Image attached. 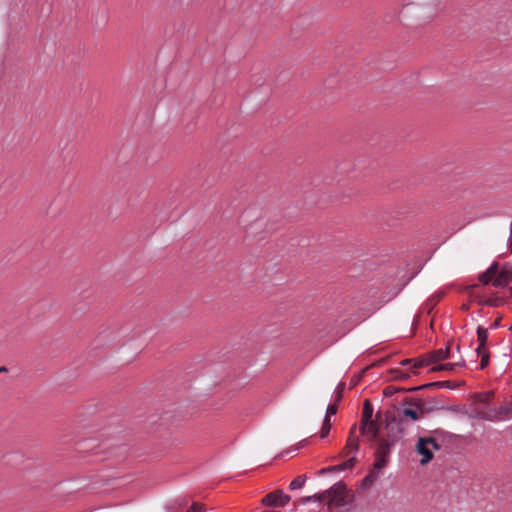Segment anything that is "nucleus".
Segmentation results:
<instances>
[{
  "mask_svg": "<svg viewBox=\"0 0 512 512\" xmlns=\"http://www.w3.org/2000/svg\"><path fill=\"white\" fill-rule=\"evenodd\" d=\"M361 375H354L350 380V389L354 388L360 381Z\"/></svg>",
  "mask_w": 512,
  "mask_h": 512,
  "instance_id": "obj_28",
  "label": "nucleus"
},
{
  "mask_svg": "<svg viewBox=\"0 0 512 512\" xmlns=\"http://www.w3.org/2000/svg\"><path fill=\"white\" fill-rule=\"evenodd\" d=\"M305 481H306L305 475L297 476L294 480L291 481V483L289 485L290 490H296V489L302 488L305 484Z\"/></svg>",
  "mask_w": 512,
  "mask_h": 512,
  "instance_id": "obj_14",
  "label": "nucleus"
},
{
  "mask_svg": "<svg viewBox=\"0 0 512 512\" xmlns=\"http://www.w3.org/2000/svg\"><path fill=\"white\" fill-rule=\"evenodd\" d=\"M350 453H353L351 450H346V446L343 448L342 452H341V456L342 457H345V456H348Z\"/></svg>",
  "mask_w": 512,
  "mask_h": 512,
  "instance_id": "obj_36",
  "label": "nucleus"
},
{
  "mask_svg": "<svg viewBox=\"0 0 512 512\" xmlns=\"http://www.w3.org/2000/svg\"><path fill=\"white\" fill-rule=\"evenodd\" d=\"M0 372H8V369L5 366H1Z\"/></svg>",
  "mask_w": 512,
  "mask_h": 512,
  "instance_id": "obj_38",
  "label": "nucleus"
},
{
  "mask_svg": "<svg viewBox=\"0 0 512 512\" xmlns=\"http://www.w3.org/2000/svg\"><path fill=\"white\" fill-rule=\"evenodd\" d=\"M327 498L328 497H327L326 490H325L322 493H316V494H314L312 496H308V497L303 498L302 502L303 503H308L310 501H319V502H321V501H324Z\"/></svg>",
  "mask_w": 512,
  "mask_h": 512,
  "instance_id": "obj_15",
  "label": "nucleus"
},
{
  "mask_svg": "<svg viewBox=\"0 0 512 512\" xmlns=\"http://www.w3.org/2000/svg\"><path fill=\"white\" fill-rule=\"evenodd\" d=\"M434 433H436V434H443V430H441V429H436V430L434 431Z\"/></svg>",
  "mask_w": 512,
  "mask_h": 512,
  "instance_id": "obj_39",
  "label": "nucleus"
},
{
  "mask_svg": "<svg viewBox=\"0 0 512 512\" xmlns=\"http://www.w3.org/2000/svg\"><path fill=\"white\" fill-rule=\"evenodd\" d=\"M510 293H511V295H512V287L510 288Z\"/></svg>",
  "mask_w": 512,
  "mask_h": 512,
  "instance_id": "obj_44",
  "label": "nucleus"
},
{
  "mask_svg": "<svg viewBox=\"0 0 512 512\" xmlns=\"http://www.w3.org/2000/svg\"><path fill=\"white\" fill-rule=\"evenodd\" d=\"M477 338L481 346H486L488 340V330L482 326L477 328Z\"/></svg>",
  "mask_w": 512,
  "mask_h": 512,
  "instance_id": "obj_13",
  "label": "nucleus"
},
{
  "mask_svg": "<svg viewBox=\"0 0 512 512\" xmlns=\"http://www.w3.org/2000/svg\"><path fill=\"white\" fill-rule=\"evenodd\" d=\"M373 405L369 399L363 403L359 432L367 441L373 443V469L381 471L389 461L392 449L402 440L405 434L404 421L393 412L386 411L384 418L378 411L373 419Z\"/></svg>",
  "mask_w": 512,
  "mask_h": 512,
  "instance_id": "obj_1",
  "label": "nucleus"
},
{
  "mask_svg": "<svg viewBox=\"0 0 512 512\" xmlns=\"http://www.w3.org/2000/svg\"><path fill=\"white\" fill-rule=\"evenodd\" d=\"M433 363H436V361H434L433 357L430 355V353H428V354L420 357L419 359H417L413 365V368L416 369V368L431 365Z\"/></svg>",
  "mask_w": 512,
  "mask_h": 512,
  "instance_id": "obj_12",
  "label": "nucleus"
},
{
  "mask_svg": "<svg viewBox=\"0 0 512 512\" xmlns=\"http://www.w3.org/2000/svg\"><path fill=\"white\" fill-rule=\"evenodd\" d=\"M338 404L337 402H334L333 404H329L326 410L327 417H331L332 415H335L338 411Z\"/></svg>",
  "mask_w": 512,
  "mask_h": 512,
  "instance_id": "obj_23",
  "label": "nucleus"
},
{
  "mask_svg": "<svg viewBox=\"0 0 512 512\" xmlns=\"http://www.w3.org/2000/svg\"><path fill=\"white\" fill-rule=\"evenodd\" d=\"M331 472H338L337 468H336V465L334 466H329V467H326V468H322L318 473L320 475H323V474H326V473H331Z\"/></svg>",
  "mask_w": 512,
  "mask_h": 512,
  "instance_id": "obj_26",
  "label": "nucleus"
},
{
  "mask_svg": "<svg viewBox=\"0 0 512 512\" xmlns=\"http://www.w3.org/2000/svg\"><path fill=\"white\" fill-rule=\"evenodd\" d=\"M510 248H511V251H512V240H511V242H510Z\"/></svg>",
  "mask_w": 512,
  "mask_h": 512,
  "instance_id": "obj_43",
  "label": "nucleus"
},
{
  "mask_svg": "<svg viewBox=\"0 0 512 512\" xmlns=\"http://www.w3.org/2000/svg\"><path fill=\"white\" fill-rule=\"evenodd\" d=\"M337 512H351V509H344V510H340V511H337Z\"/></svg>",
  "mask_w": 512,
  "mask_h": 512,
  "instance_id": "obj_41",
  "label": "nucleus"
},
{
  "mask_svg": "<svg viewBox=\"0 0 512 512\" xmlns=\"http://www.w3.org/2000/svg\"><path fill=\"white\" fill-rule=\"evenodd\" d=\"M411 361H412L411 359H405V360H403V361L401 362V364H402V365H407V364L411 363Z\"/></svg>",
  "mask_w": 512,
  "mask_h": 512,
  "instance_id": "obj_37",
  "label": "nucleus"
},
{
  "mask_svg": "<svg viewBox=\"0 0 512 512\" xmlns=\"http://www.w3.org/2000/svg\"><path fill=\"white\" fill-rule=\"evenodd\" d=\"M481 362H480V369H485L489 364V353H484V355L480 356Z\"/></svg>",
  "mask_w": 512,
  "mask_h": 512,
  "instance_id": "obj_24",
  "label": "nucleus"
},
{
  "mask_svg": "<svg viewBox=\"0 0 512 512\" xmlns=\"http://www.w3.org/2000/svg\"><path fill=\"white\" fill-rule=\"evenodd\" d=\"M402 415L411 419L412 421H418L420 418L424 417V414L421 413V410L414 408H404Z\"/></svg>",
  "mask_w": 512,
  "mask_h": 512,
  "instance_id": "obj_11",
  "label": "nucleus"
},
{
  "mask_svg": "<svg viewBox=\"0 0 512 512\" xmlns=\"http://www.w3.org/2000/svg\"><path fill=\"white\" fill-rule=\"evenodd\" d=\"M303 446V442L300 443V445L298 447H295V450H298L300 447Z\"/></svg>",
  "mask_w": 512,
  "mask_h": 512,
  "instance_id": "obj_42",
  "label": "nucleus"
},
{
  "mask_svg": "<svg viewBox=\"0 0 512 512\" xmlns=\"http://www.w3.org/2000/svg\"><path fill=\"white\" fill-rule=\"evenodd\" d=\"M500 300L498 298L488 299L485 301V304L491 307H497L499 305Z\"/></svg>",
  "mask_w": 512,
  "mask_h": 512,
  "instance_id": "obj_31",
  "label": "nucleus"
},
{
  "mask_svg": "<svg viewBox=\"0 0 512 512\" xmlns=\"http://www.w3.org/2000/svg\"><path fill=\"white\" fill-rule=\"evenodd\" d=\"M424 399L420 397H405L401 401V405L409 406V408H414L418 410H422Z\"/></svg>",
  "mask_w": 512,
  "mask_h": 512,
  "instance_id": "obj_8",
  "label": "nucleus"
},
{
  "mask_svg": "<svg viewBox=\"0 0 512 512\" xmlns=\"http://www.w3.org/2000/svg\"><path fill=\"white\" fill-rule=\"evenodd\" d=\"M512 412V404L511 405H501L497 409V413L501 416V418L507 417Z\"/></svg>",
  "mask_w": 512,
  "mask_h": 512,
  "instance_id": "obj_20",
  "label": "nucleus"
},
{
  "mask_svg": "<svg viewBox=\"0 0 512 512\" xmlns=\"http://www.w3.org/2000/svg\"><path fill=\"white\" fill-rule=\"evenodd\" d=\"M379 473L371 470L368 475H366L363 479L364 486H370L374 483V481L378 478Z\"/></svg>",
  "mask_w": 512,
  "mask_h": 512,
  "instance_id": "obj_18",
  "label": "nucleus"
},
{
  "mask_svg": "<svg viewBox=\"0 0 512 512\" xmlns=\"http://www.w3.org/2000/svg\"><path fill=\"white\" fill-rule=\"evenodd\" d=\"M355 464H356V458L351 457L348 460L344 461L343 463L336 465V468L338 471H343L346 469H351L352 467H354Z\"/></svg>",
  "mask_w": 512,
  "mask_h": 512,
  "instance_id": "obj_17",
  "label": "nucleus"
},
{
  "mask_svg": "<svg viewBox=\"0 0 512 512\" xmlns=\"http://www.w3.org/2000/svg\"><path fill=\"white\" fill-rule=\"evenodd\" d=\"M327 497L329 501L327 503V508L332 509V507H345L350 505L354 500V494L347 490L346 485L340 481L331 486L326 490Z\"/></svg>",
  "mask_w": 512,
  "mask_h": 512,
  "instance_id": "obj_3",
  "label": "nucleus"
},
{
  "mask_svg": "<svg viewBox=\"0 0 512 512\" xmlns=\"http://www.w3.org/2000/svg\"><path fill=\"white\" fill-rule=\"evenodd\" d=\"M323 426H327V427H330V428H331V420H330V417L325 416L324 421H323Z\"/></svg>",
  "mask_w": 512,
  "mask_h": 512,
  "instance_id": "obj_35",
  "label": "nucleus"
},
{
  "mask_svg": "<svg viewBox=\"0 0 512 512\" xmlns=\"http://www.w3.org/2000/svg\"><path fill=\"white\" fill-rule=\"evenodd\" d=\"M399 389V392H405V390H407V388H402V387H398Z\"/></svg>",
  "mask_w": 512,
  "mask_h": 512,
  "instance_id": "obj_40",
  "label": "nucleus"
},
{
  "mask_svg": "<svg viewBox=\"0 0 512 512\" xmlns=\"http://www.w3.org/2000/svg\"><path fill=\"white\" fill-rule=\"evenodd\" d=\"M492 396H493V393H491V392L487 393L485 399L483 398V396L481 394L475 395L477 401H479V402H487L491 399Z\"/></svg>",
  "mask_w": 512,
  "mask_h": 512,
  "instance_id": "obj_27",
  "label": "nucleus"
},
{
  "mask_svg": "<svg viewBox=\"0 0 512 512\" xmlns=\"http://www.w3.org/2000/svg\"><path fill=\"white\" fill-rule=\"evenodd\" d=\"M420 390H422V385L411 387V388H407V390H405V392H415V391H420Z\"/></svg>",
  "mask_w": 512,
  "mask_h": 512,
  "instance_id": "obj_34",
  "label": "nucleus"
},
{
  "mask_svg": "<svg viewBox=\"0 0 512 512\" xmlns=\"http://www.w3.org/2000/svg\"><path fill=\"white\" fill-rule=\"evenodd\" d=\"M465 361L461 359L459 362L455 363H446V364H439L430 369V372H438V371H453L455 367L457 366H464Z\"/></svg>",
  "mask_w": 512,
  "mask_h": 512,
  "instance_id": "obj_9",
  "label": "nucleus"
},
{
  "mask_svg": "<svg viewBox=\"0 0 512 512\" xmlns=\"http://www.w3.org/2000/svg\"><path fill=\"white\" fill-rule=\"evenodd\" d=\"M434 388H439V381L431 382V383H427V384H423L422 385V390L423 389H434Z\"/></svg>",
  "mask_w": 512,
  "mask_h": 512,
  "instance_id": "obj_29",
  "label": "nucleus"
},
{
  "mask_svg": "<svg viewBox=\"0 0 512 512\" xmlns=\"http://www.w3.org/2000/svg\"><path fill=\"white\" fill-rule=\"evenodd\" d=\"M442 409L458 411V409L455 407H445V404L443 401V396H440V397L431 398L428 401L424 400L421 413L424 414V416H425L426 414H430L434 411H438V410H442Z\"/></svg>",
  "mask_w": 512,
  "mask_h": 512,
  "instance_id": "obj_6",
  "label": "nucleus"
},
{
  "mask_svg": "<svg viewBox=\"0 0 512 512\" xmlns=\"http://www.w3.org/2000/svg\"><path fill=\"white\" fill-rule=\"evenodd\" d=\"M511 232H512V223H511Z\"/></svg>",
  "mask_w": 512,
  "mask_h": 512,
  "instance_id": "obj_45",
  "label": "nucleus"
},
{
  "mask_svg": "<svg viewBox=\"0 0 512 512\" xmlns=\"http://www.w3.org/2000/svg\"><path fill=\"white\" fill-rule=\"evenodd\" d=\"M397 392H399L398 387L390 385V386H387V387L384 388L383 395L385 397H392Z\"/></svg>",
  "mask_w": 512,
  "mask_h": 512,
  "instance_id": "obj_22",
  "label": "nucleus"
},
{
  "mask_svg": "<svg viewBox=\"0 0 512 512\" xmlns=\"http://www.w3.org/2000/svg\"><path fill=\"white\" fill-rule=\"evenodd\" d=\"M390 375H391V378L394 379V380H399V381H402V380H405L408 378V374L403 372L402 370L396 368V369H391L389 371Z\"/></svg>",
  "mask_w": 512,
  "mask_h": 512,
  "instance_id": "obj_16",
  "label": "nucleus"
},
{
  "mask_svg": "<svg viewBox=\"0 0 512 512\" xmlns=\"http://www.w3.org/2000/svg\"><path fill=\"white\" fill-rule=\"evenodd\" d=\"M455 385L450 381H439V388H454Z\"/></svg>",
  "mask_w": 512,
  "mask_h": 512,
  "instance_id": "obj_30",
  "label": "nucleus"
},
{
  "mask_svg": "<svg viewBox=\"0 0 512 512\" xmlns=\"http://www.w3.org/2000/svg\"><path fill=\"white\" fill-rule=\"evenodd\" d=\"M345 390V383L340 382L335 390V402L340 403L343 398V392Z\"/></svg>",
  "mask_w": 512,
  "mask_h": 512,
  "instance_id": "obj_19",
  "label": "nucleus"
},
{
  "mask_svg": "<svg viewBox=\"0 0 512 512\" xmlns=\"http://www.w3.org/2000/svg\"><path fill=\"white\" fill-rule=\"evenodd\" d=\"M330 429H331L330 427L322 425V428H321V431H320V437L321 438L327 437L329 432H330Z\"/></svg>",
  "mask_w": 512,
  "mask_h": 512,
  "instance_id": "obj_32",
  "label": "nucleus"
},
{
  "mask_svg": "<svg viewBox=\"0 0 512 512\" xmlns=\"http://www.w3.org/2000/svg\"><path fill=\"white\" fill-rule=\"evenodd\" d=\"M441 445L433 437H419L416 443V452L422 456L421 465L429 463L433 457V450L439 451Z\"/></svg>",
  "mask_w": 512,
  "mask_h": 512,
  "instance_id": "obj_4",
  "label": "nucleus"
},
{
  "mask_svg": "<svg viewBox=\"0 0 512 512\" xmlns=\"http://www.w3.org/2000/svg\"><path fill=\"white\" fill-rule=\"evenodd\" d=\"M186 512H206V508L202 503L194 502Z\"/></svg>",
  "mask_w": 512,
  "mask_h": 512,
  "instance_id": "obj_21",
  "label": "nucleus"
},
{
  "mask_svg": "<svg viewBox=\"0 0 512 512\" xmlns=\"http://www.w3.org/2000/svg\"><path fill=\"white\" fill-rule=\"evenodd\" d=\"M479 282L483 285L492 284L496 288H504L512 281V266L504 264L501 268L498 262H493L491 266L479 274Z\"/></svg>",
  "mask_w": 512,
  "mask_h": 512,
  "instance_id": "obj_2",
  "label": "nucleus"
},
{
  "mask_svg": "<svg viewBox=\"0 0 512 512\" xmlns=\"http://www.w3.org/2000/svg\"><path fill=\"white\" fill-rule=\"evenodd\" d=\"M290 500L291 497L288 494H285L283 490L276 489L266 494L262 498L261 504L267 507L283 508L290 502Z\"/></svg>",
  "mask_w": 512,
  "mask_h": 512,
  "instance_id": "obj_5",
  "label": "nucleus"
},
{
  "mask_svg": "<svg viewBox=\"0 0 512 512\" xmlns=\"http://www.w3.org/2000/svg\"><path fill=\"white\" fill-rule=\"evenodd\" d=\"M357 424H354L350 428L348 440L346 443V450H351L353 453H357L359 450V436L356 435Z\"/></svg>",
  "mask_w": 512,
  "mask_h": 512,
  "instance_id": "obj_7",
  "label": "nucleus"
},
{
  "mask_svg": "<svg viewBox=\"0 0 512 512\" xmlns=\"http://www.w3.org/2000/svg\"><path fill=\"white\" fill-rule=\"evenodd\" d=\"M438 300H439V296H437V297L433 296L428 299V301L426 302V305L429 307V310H428L429 313L433 309V307L436 305Z\"/></svg>",
  "mask_w": 512,
  "mask_h": 512,
  "instance_id": "obj_25",
  "label": "nucleus"
},
{
  "mask_svg": "<svg viewBox=\"0 0 512 512\" xmlns=\"http://www.w3.org/2000/svg\"><path fill=\"white\" fill-rule=\"evenodd\" d=\"M476 353L478 356H482L484 353L488 352L485 350V346H481V343H479L478 347L476 348Z\"/></svg>",
  "mask_w": 512,
  "mask_h": 512,
  "instance_id": "obj_33",
  "label": "nucleus"
},
{
  "mask_svg": "<svg viewBox=\"0 0 512 512\" xmlns=\"http://www.w3.org/2000/svg\"><path fill=\"white\" fill-rule=\"evenodd\" d=\"M430 355L433 357V360L436 361V363L446 360L450 357V347L448 345L445 348L434 350L430 352Z\"/></svg>",
  "mask_w": 512,
  "mask_h": 512,
  "instance_id": "obj_10",
  "label": "nucleus"
}]
</instances>
